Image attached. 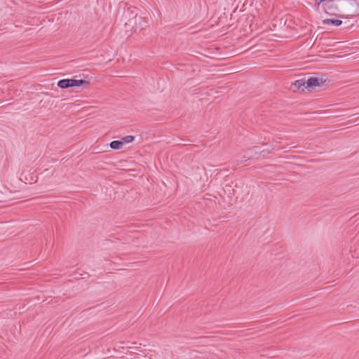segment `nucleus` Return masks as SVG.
Returning a JSON list of instances; mask_svg holds the SVG:
<instances>
[{"mask_svg": "<svg viewBox=\"0 0 359 359\" xmlns=\"http://www.w3.org/2000/svg\"><path fill=\"white\" fill-rule=\"evenodd\" d=\"M292 86L294 92L296 90L304 91V89L309 88L313 89L314 87V77H310L307 80L305 79L297 80L292 83Z\"/></svg>", "mask_w": 359, "mask_h": 359, "instance_id": "2", "label": "nucleus"}, {"mask_svg": "<svg viewBox=\"0 0 359 359\" xmlns=\"http://www.w3.org/2000/svg\"><path fill=\"white\" fill-rule=\"evenodd\" d=\"M323 11L329 15L337 16L339 18H345L344 15H337L335 12L339 11V8L332 2H327L322 4Z\"/></svg>", "mask_w": 359, "mask_h": 359, "instance_id": "4", "label": "nucleus"}, {"mask_svg": "<svg viewBox=\"0 0 359 359\" xmlns=\"http://www.w3.org/2000/svg\"><path fill=\"white\" fill-rule=\"evenodd\" d=\"M109 146L111 149H119L122 147L123 144L122 142L120 140H114L111 141L109 144Z\"/></svg>", "mask_w": 359, "mask_h": 359, "instance_id": "6", "label": "nucleus"}, {"mask_svg": "<svg viewBox=\"0 0 359 359\" xmlns=\"http://www.w3.org/2000/svg\"><path fill=\"white\" fill-rule=\"evenodd\" d=\"M315 114H321V112H319L318 111H315Z\"/></svg>", "mask_w": 359, "mask_h": 359, "instance_id": "9", "label": "nucleus"}, {"mask_svg": "<svg viewBox=\"0 0 359 359\" xmlns=\"http://www.w3.org/2000/svg\"><path fill=\"white\" fill-rule=\"evenodd\" d=\"M331 82L330 76L328 74L316 72V88H325Z\"/></svg>", "mask_w": 359, "mask_h": 359, "instance_id": "3", "label": "nucleus"}, {"mask_svg": "<svg viewBox=\"0 0 359 359\" xmlns=\"http://www.w3.org/2000/svg\"><path fill=\"white\" fill-rule=\"evenodd\" d=\"M325 58H327V56H323L321 55L316 53V59H315L316 62H321V61L323 60V59H325Z\"/></svg>", "mask_w": 359, "mask_h": 359, "instance_id": "8", "label": "nucleus"}, {"mask_svg": "<svg viewBox=\"0 0 359 359\" xmlns=\"http://www.w3.org/2000/svg\"><path fill=\"white\" fill-rule=\"evenodd\" d=\"M323 25H331L334 27H339L342 24V20L340 19H335L333 18H326L323 20Z\"/></svg>", "mask_w": 359, "mask_h": 359, "instance_id": "5", "label": "nucleus"}, {"mask_svg": "<svg viewBox=\"0 0 359 359\" xmlns=\"http://www.w3.org/2000/svg\"><path fill=\"white\" fill-rule=\"evenodd\" d=\"M135 139L133 135H126L121 139L122 144L132 142Z\"/></svg>", "mask_w": 359, "mask_h": 359, "instance_id": "7", "label": "nucleus"}, {"mask_svg": "<svg viewBox=\"0 0 359 359\" xmlns=\"http://www.w3.org/2000/svg\"><path fill=\"white\" fill-rule=\"evenodd\" d=\"M89 81L86 80H77L73 79H61L57 82V86L62 89L67 88L69 87H80L82 85H88Z\"/></svg>", "mask_w": 359, "mask_h": 359, "instance_id": "1", "label": "nucleus"}]
</instances>
